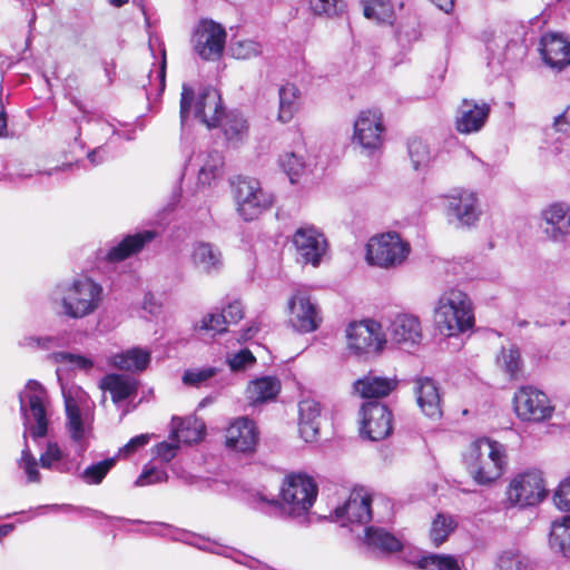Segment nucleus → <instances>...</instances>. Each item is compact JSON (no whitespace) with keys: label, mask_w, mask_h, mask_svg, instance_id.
<instances>
[{"label":"nucleus","mask_w":570,"mask_h":570,"mask_svg":"<svg viewBox=\"0 0 570 570\" xmlns=\"http://www.w3.org/2000/svg\"><path fill=\"white\" fill-rule=\"evenodd\" d=\"M19 406L22 419L23 449L17 461L18 468L27 476L28 483H40L41 473L38 470V461L28 445V436L33 440L45 438L48 434L50 417V400L47 390L36 380H29L19 392Z\"/></svg>","instance_id":"obj_2"},{"label":"nucleus","mask_w":570,"mask_h":570,"mask_svg":"<svg viewBox=\"0 0 570 570\" xmlns=\"http://www.w3.org/2000/svg\"><path fill=\"white\" fill-rule=\"evenodd\" d=\"M225 29L212 21L203 20L193 36L195 52L204 60H215L220 57L225 46Z\"/></svg>","instance_id":"obj_14"},{"label":"nucleus","mask_w":570,"mask_h":570,"mask_svg":"<svg viewBox=\"0 0 570 570\" xmlns=\"http://www.w3.org/2000/svg\"><path fill=\"white\" fill-rule=\"evenodd\" d=\"M534 389L530 385L521 386L514 394L513 405L518 417L525 422H531L534 415L533 403Z\"/></svg>","instance_id":"obj_41"},{"label":"nucleus","mask_w":570,"mask_h":570,"mask_svg":"<svg viewBox=\"0 0 570 570\" xmlns=\"http://www.w3.org/2000/svg\"><path fill=\"white\" fill-rule=\"evenodd\" d=\"M53 357L56 362L69 364L72 368H79L88 372L94 367L92 360L82 355L69 352H59L56 353Z\"/></svg>","instance_id":"obj_51"},{"label":"nucleus","mask_w":570,"mask_h":570,"mask_svg":"<svg viewBox=\"0 0 570 570\" xmlns=\"http://www.w3.org/2000/svg\"><path fill=\"white\" fill-rule=\"evenodd\" d=\"M499 570H530L522 557L512 550L504 551L498 559Z\"/></svg>","instance_id":"obj_54"},{"label":"nucleus","mask_w":570,"mask_h":570,"mask_svg":"<svg viewBox=\"0 0 570 570\" xmlns=\"http://www.w3.org/2000/svg\"><path fill=\"white\" fill-rule=\"evenodd\" d=\"M194 104V115L208 128L218 127L222 116H224V107L219 92L212 88H203L195 97L194 89L187 85H183L180 97V122L184 126Z\"/></svg>","instance_id":"obj_7"},{"label":"nucleus","mask_w":570,"mask_h":570,"mask_svg":"<svg viewBox=\"0 0 570 570\" xmlns=\"http://www.w3.org/2000/svg\"><path fill=\"white\" fill-rule=\"evenodd\" d=\"M293 244L297 250L298 261L313 266L320 265L327 247L324 235L314 226L298 228L293 236Z\"/></svg>","instance_id":"obj_16"},{"label":"nucleus","mask_w":570,"mask_h":570,"mask_svg":"<svg viewBox=\"0 0 570 570\" xmlns=\"http://www.w3.org/2000/svg\"><path fill=\"white\" fill-rule=\"evenodd\" d=\"M409 156L413 168L419 170L428 166L431 153L428 145L420 138H412L407 142Z\"/></svg>","instance_id":"obj_45"},{"label":"nucleus","mask_w":570,"mask_h":570,"mask_svg":"<svg viewBox=\"0 0 570 570\" xmlns=\"http://www.w3.org/2000/svg\"><path fill=\"white\" fill-rule=\"evenodd\" d=\"M228 325L237 324L244 317V305L239 299L229 301L222 309Z\"/></svg>","instance_id":"obj_59"},{"label":"nucleus","mask_w":570,"mask_h":570,"mask_svg":"<svg viewBox=\"0 0 570 570\" xmlns=\"http://www.w3.org/2000/svg\"><path fill=\"white\" fill-rule=\"evenodd\" d=\"M233 184L237 212L245 222L258 218L272 207L273 195L265 191L256 178L239 176Z\"/></svg>","instance_id":"obj_8"},{"label":"nucleus","mask_w":570,"mask_h":570,"mask_svg":"<svg viewBox=\"0 0 570 570\" xmlns=\"http://www.w3.org/2000/svg\"><path fill=\"white\" fill-rule=\"evenodd\" d=\"M170 425V438L177 443H196L200 441L205 434L204 422L195 416H173Z\"/></svg>","instance_id":"obj_29"},{"label":"nucleus","mask_w":570,"mask_h":570,"mask_svg":"<svg viewBox=\"0 0 570 570\" xmlns=\"http://www.w3.org/2000/svg\"><path fill=\"white\" fill-rule=\"evenodd\" d=\"M58 313L71 320H81L94 314L104 298L102 286L90 277L82 276L55 285L49 295Z\"/></svg>","instance_id":"obj_4"},{"label":"nucleus","mask_w":570,"mask_h":570,"mask_svg":"<svg viewBox=\"0 0 570 570\" xmlns=\"http://www.w3.org/2000/svg\"><path fill=\"white\" fill-rule=\"evenodd\" d=\"M382 114L376 110L362 111L354 122L353 141L368 155L380 149L384 139Z\"/></svg>","instance_id":"obj_12"},{"label":"nucleus","mask_w":570,"mask_h":570,"mask_svg":"<svg viewBox=\"0 0 570 570\" xmlns=\"http://www.w3.org/2000/svg\"><path fill=\"white\" fill-rule=\"evenodd\" d=\"M553 502L559 510L570 512V475L560 482L553 494Z\"/></svg>","instance_id":"obj_56"},{"label":"nucleus","mask_w":570,"mask_h":570,"mask_svg":"<svg viewBox=\"0 0 570 570\" xmlns=\"http://www.w3.org/2000/svg\"><path fill=\"white\" fill-rule=\"evenodd\" d=\"M253 353L247 350H240L228 358V365L232 371H240L255 363Z\"/></svg>","instance_id":"obj_60"},{"label":"nucleus","mask_w":570,"mask_h":570,"mask_svg":"<svg viewBox=\"0 0 570 570\" xmlns=\"http://www.w3.org/2000/svg\"><path fill=\"white\" fill-rule=\"evenodd\" d=\"M419 566L424 570H461L458 558L451 554L424 556L420 559Z\"/></svg>","instance_id":"obj_44"},{"label":"nucleus","mask_w":570,"mask_h":570,"mask_svg":"<svg viewBox=\"0 0 570 570\" xmlns=\"http://www.w3.org/2000/svg\"><path fill=\"white\" fill-rule=\"evenodd\" d=\"M491 107L485 101L463 99L455 115V129L460 134L479 132L485 125Z\"/></svg>","instance_id":"obj_18"},{"label":"nucleus","mask_w":570,"mask_h":570,"mask_svg":"<svg viewBox=\"0 0 570 570\" xmlns=\"http://www.w3.org/2000/svg\"><path fill=\"white\" fill-rule=\"evenodd\" d=\"M537 433L540 431L539 423L547 419H550L554 412V406L551 404L547 394L542 391L537 390Z\"/></svg>","instance_id":"obj_55"},{"label":"nucleus","mask_w":570,"mask_h":570,"mask_svg":"<svg viewBox=\"0 0 570 570\" xmlns=\"http://www.w3.org/2000/svg\"><path fill=\"white\" fill-rule=\"evenodd\" d=\"M489 52V66L498 63L504 66L508 62L521 61L528 53V47L523 41L510 40L502 36H495L487 43Z\"/></svg>","instance_id":"obj_20"},{"label":"nucleus","mask_w":570,"mask_h":570,"mask_svg":"<svg viewBox=\"0 0 570 570\" xmlns=\"http://www.w3.org/2000/svg\"><path fill=\"white\" fill-rule=\"evenodd\" d=\"M298 89L293 83L283 85L278 90L279 96V111L278 119L282 122H288L296 109H297V99H298Z\"/></svg>","instance_id":"obj_40"},{"label":"nucleus","mask_w":570,"mask_h":570,"mask_svg":"<svg viewBox=\"0 0 570 570\" xmlns=\"http://www.w3.org/2000/svg\"><path fill=\"white\" fill-rule=\"evenodd\" d=\"M190 259L198 271L207 275H216L224 267L220 249L206 242H198L193 245Z\"/></svg>","instance_id":"obj_25"},{"label":"nucleus","mask_w":570,"mask_h":570,"mask_svg":"<svg viewBox=\"0 0 570 570\" xmlns=\"http://www.w3.org/2000/svg\"><path fill=\"white\" fill-rule=\"evenodd\" d=\"M456 528V522L453 517L438 513L434 518L431 530H430V539L435 547H440L443 542H445L449 535Z\"/></svg>","instance_id":"obj_42"},{"label":"nucleus","mask_w":570,"mask_h":570,"mask_svg":"<svg viewBox=\"0 0 570 570\" xmlns=\"http://www.w3.org/2000/svg\"><path fill=\"white\" fill-rule=\"evenodd\" d=\"M410 254V245L395 232L372 237L366 245V261L383 268L401 265Z\"/></svg>","instance_id":"obj_9"},{"label":"nucleus","mask_w":570,"mask_h":570,"mask_svg":"<svg viewBox=\"0 0 570 570\" xmlns=\"http://www.w3.org/2000/svg\"><path fill=\"white\" fill-rule=\"evenodd\" d=\"M361 433L371 441L387 438L393 430L392 412L377 401H370L361 409Z\"/></svg>","instance_id":"obj_13"},{"label":"nucleus","mask_w":570,"mask_h":570,"mask_svg":"<svg viewBox=\"0 0 570 570\" xmlns=\"http://www.w3.org/2000/svg\"><path fill=\"white\" fill-rule=\"evenodd\" d=\"M175 532H176V534L173 535V540L185 542V543L196 547L203 551H210V552L218 553V554L222 553L220 551H218L216 549H212L207 544H205V539L202 537H198L196 534L189 533L184 530H176Z\"/></svg>","instance_id":"obj_57"},{"label":"nucleus","mask_w":570,"mask_h":570,"mask_svg":"<svg viewBox=\"0 0 570 570\" xmlns=\"http://www.w3.org/2000/svg\"><path fill=\"white\" fill-rule=\"evenodd\" d=\"M227 322L223 313H212L203 317L199 328L205 331H213L216 333H223L226 331Z\"/></svg>","instance_id":"obj_58"},{"label":"nucleus","mask_w":570,"mask_h":570,"mask_svg":"<svg viewBox=\"0 0 570 570\" xmlns=\"http://www.w3.org/2000/svg\"><path fill=\"white\" fill-rule=\"evenodd\" d=\"M178 443L174 442H160L154 448L155 456L160 461L168 463L170 462L177 454Z\"/></svg>","instance_id":"obj_62"},{"label":"nucleus","mask_w":570,"mask_h":570,"mask_svg":"<svg viewBox=\"0 0 570 570\" xmlns=\"http://www.w3.org/2000/svg\"><path fill=\"white\" fill-rule=\"evenodd\" d=\"M566 298L562 296H553L552 299H542L540 302V322L537 324L542 326L563 325L566 323Z\"/></svg>","instance_id":"obj_35"},{"label":"nucleus","mask_w":570,"mask_h":570,"mask_svg":"<svg viewBox=\"0 0 570 570\" xmlns=\"http://www.w3.org/2000/svg\"><path fill=\"white\" fill-rule=\"evenodd\" d=\"M540 53L544 63L553 70L561 71L570 66V41L560 32L541 36Z\"/></svg>","instance_id":"obj_19"},{"label":"nucleus","mask_w":570,"mask_h":570,"mask_svg":"<svg viewBox=\"0 0 570 570\" xmlns=\"http://www.w3.org/2000/svg\"><path fill=\"white\" fill-rule=\"evenodd\" d=\"M317 484L305 473H289L282 483L279 499L257 492L253 495L254 508L272 517L309 523L308 513L317 497Z\"/></svg>","instance_id":"obj_3"},{"label":"nucleus","mask_w":570,"mask_h":570,"mask_svg":"<svg viewBox=\"0 0 570 570\" xmlns=\"http://www.w3.org/2000/svg\"><path fill=\"white\" fill-rule=\"evenodd\" d=\"M347 348L356 356H370L379 353L385 340L381 326L375 321L351 323L346 328Z\"/></svg>","instance_id":"obj_11"},{"label":"nucleus","mask_w":570,"mask_h":570,"mask_svg":"<svg viewBox=\"0 0 570 570\" xmlns=\"http://www.w3.org/2000/svg\"><path fill=\"white\" fill-rule=\"evenodd\" d=\"M365 542L368 547L387 553L397 552L403 548L400 539L382 528H367L365 531Z\"/></svg>","instance_id":"obj_37"},{"label":"nucleus","mask_w":570,"mask_h":570,"mask_svg":"<svg viewBox=\"0 0 570 570\" xmlns=\"http://www.w3.org/2000/svg\"><path fill=\"white\" fill-rule=\"evenodd\" d=\"M288 322L299 333H311L318 328L322 318L317 305L305 292H296L288 301Z\"/></svg>","instance_id":"obj_15"},{"label":"nucleus","mask_w":570,"mask_h":570,"mask_svg":"<svg viewBox=\"0 0 570 570\" xmlns=\"http://www.w3.org/2000/svg\"><path fill=\"white\" fill-rule=\"evenodd\" d=\"M552 128L556 132L562 135L570 134V105L553 118Z\"/></svg>","instance_id":"obj_63"},{"label":"nucleus","mask_w":570,"mask_h":570,"mask_svg":"<svg viewBox=\"0 0 570 570\" xmlns=\"http://www.w3.org/2000/svg\"><path fill=\"white\" fill-rule=\"evenodd\" d=\"M63 338L57 335L40 336V350H50L62 346Z\"/></svg>","instance_id":"obj_64"},{"label":"nucleus","mask_w":570,"mask_h":570,"mask_svg":"<svg viewBox=\"0 0 570 570\" xmlns=\"http://www.w3.org/2000/svg\"><path fill=\"white\" fill-rule=\"evenodd\" d=\"M279 166L284 173L289 177L292 183H295V177L299 176L304 169L303 159L295 153H285L279 157Z\"/></svg>","instance_id":"obj_49"},{"label":"nucleus","mask_w":570,"mask_h":570,"mask_svg":"<svg viewBox=\"0 0 570 570\" xmlns=\"http://www.w3.org/2000/svg\"><path fill=\"white\" fill-rule=\"evenodd\" d=\"M258 432L254 421L248 417L236 419L226 431V445L238 452L254 451Z\"/></svg>","instance_id":"obj_21"},{"label":"nucleus","mask_w":570,"mask_h":570,"mask_svg":"<svg viewBox=\"0 0 570 570\" xmlns=\"http://www.w3.org/2000/svg\"><path fill=\"white\" fill-rule=\"evenodd\" d=\"M508 499L512 504L531 507L534 504V473L530 470L518 473L510 482Z\"/></svg>","instance_id":"obj_30"},{"label":"nucleus","mask_w":570,"mask_h":570,"mask_svg":"<svg viewBox=\"0 0 570 570\" xmlns=\"http://www.w3.org/2000/svg\"><path fill=\"white\" fill-rule=\"evenodd\" d=\"M389 333L400 350L410 352L422 342L423 334L419 317L412 314H399L391 322Z\"/></svg>","instance_id":"obj_17"},{"label":"nucleus","mask_w":570,"mask_h":570,"mask_svg":"<svg viewBox=\"0 0 570 570\" xmlns=\"http://www.w3.org/2000/svg\"><path fill=\"white\" fill-rule=\"evenodd\" d=\"M230 52L236 59H249L262 53V46L250 39L238 40L230 45Z\"/></svg>","instance_id":"obj_48"},{"label":"nucleus","mask_w":570,"mask_h":570,"mask_svg":"<svg viewBox=\"0 0 570 570\" xmlns=\"http://www.w3.org/2000/svg\"><path fill=\"white\" fill-rule=\"evenodd\" d=\"M281 391V381L275 376H262L252 381L247 387V399L252 404H261L276 399Z\"/></svg>","instance_id":"obj_32"},{"label":"nucleus","mask_w":570,"mask_h":570,"mask_svg":"<svg viewBox=\"0 0 570 570\" xmlns=\"http://www.w3.org/2000/svg\"><path fill=\"white\" fill-rule=\"evenodd\" d=\"M337 519H345L350 523L365 524L372 519L371 497L363 490L351 492L344 505L335 509Z\"/></svg>","instance_id":"obj_22"},{"label":"nucleus","mask_w":570,"mask_h":570,"mask_svg":"<svg viewBox=\"0 0 570 570\" xmlns=\"http://www.w3.org/2000/svg\"><path fill=\"white\" fill-rule=\"evenodd\" d=\"M100 387L110 392L115 403H119L136 392V386L129 377L119 374H108L100 383Z\"/></svg>","instance_id":"obj_36"},{"label":"nucleus","mask_w":570,"mask_h":570,"mask_svg":"<svg viewBox=\"0 0 570 570\" xmlns=\"http://www.w3.org/2000/svg\"><path fill=\"white\" fill-rule=\"evenodd\" d=\"M117 456L108 458L102 461L96 462L87 466L82 471L75 472L78 478L88 485L100 484L110 470L116 465Z\"/></svg>","instance_id":"obj_39"},{"label":"nucleus","mask_w":570,"mask_h":570,"mask_svg":"<svg viewBox=\"0 0 570 570\" xmlns=\"http://www.w3.org/2000/svg\"><path fill=\"white\" fill-rule=\"evenodd\" d=\"M217 373L216 367H204L199 370H187L183 375V382L186 385L199 386L204 382L214 377Z\"/></svg>","instance_id":"obj_53"},{"label":"nucleus","mask_w":570,"mask_h":570,"mask_svg":"<svg viewBox=\"0 0 570 570\" xmlns=\"http://www.w3.org/2000/svg\"><path fill=\"white\" fill-rule=\"evenodd\" d=\"M549 546L554 552L570 558V515L561 517L551 522Z\"/></svg>","instance_id":"obj_33"},{"label":"nucleus","mask_w":570,"mask_h":570,"mask_svg":"<svg viewBox=\"0 0 570 570\" xmlns=\"http://www.w3.org/2000/svg\"><path fill=\"white\" fill-rule=\"evenodd\" d=\"M168 480V474L164 469L146 465L140 475L135 481V487H147L163 483Z\"/></svg>","instance_id":"obj_50"},{"label":"nucleus","mask_w":570,"mask_h":570,"mask_svg":"<svg viewBox=\"0 0 570 570\" xmlns=\"http://www.w3.org/2000/svg\"><path fill=\"white\" fill-rule=\"evenodd\" d=\"M309 9L314 14L325 17H336L346 9L344 0H307Z\"/></svg>","instance_id":"obj_47"},{"label":"nucleus","mask_w":570,"mask_h":570,"mask_svg":"<svg viewBox=\"0 0 570 570\" xmlns=\"http://www.w3.org/2000/svg\"><path fill=\"white\" fill-rule=\"evenodd\" d=\"M65 430L71 450L57 442H48L40 454V466L58 473H75L81 468V458L94 438V411L87 404H78L72 397L65 399Z\"/></svg>","instance_id":"obj_1"},{"label":"nucleus","mask_w":570,"mask_h":570,"mask_svg":"<svg viewBox=\"0 0 570 570\" xmlns=\"http://www.w3.org/2000/svg\"><path fill=\"white\" fill-rule=\"evenodd\" d=\"M299 433L306 442L316 440L320 431L321 404L311 399L302 400L298 403Z\"/></svg>","instance_id":"obj_28"},{"label":"nucleus","mask_w":570,"mask_h":570,"mask_svg":"<svg viewBox=\"0 0 570 570\" xmlns=\"http://www.w3.org/2000/svg\"><path fill=\"white\" fill-rule=\"evenodd\" d=\"M434 323L446 336H458L474 325V313L469 295L456 288L442 293L434 308Z\"/></svg>","instance_id":"obj_5"},{"label":"nucleus","mask_w":570,"mask_h":570,"mask_svg":"<svg viewBox=\"0 0 570 570\" xmlns=\"http://www.w3.org/2000/svg\"><path fill=\"white\" fill-rule=\"evenodd\" d=\"M198 166V183L210 185L213 180L222 175L224 158L217 150L200 151L194 159H189L187 168L193 165Z\"/></svg>","instance_id":"obj_27"},{"label":"nucleus","mask_w":570,"mask_h":570,"mask_svg":"<svg viewBox=\"0 0 570 570\" xmlns=\"http://www.w3.org/2000/svg\"><path fill=\"white\" fill-rule=\"evenodd\" d=\"M150 90L156 91V96H160L166 87V53L163 51V57L159 66L155 71L148 75Z\"/></svg>","instance_id":"obj_52"},{"label":"nucleus","mask_w":570,"mask_h":570,"mask_svg":"<svg viewBox=\"0 0 570 570\" xmlns=\"http://www.w3.org/2000/svg\"><path fill=\"white\" fill-rule=\"evenodd\" d=\"M415 394L422 412L431 419L442 416L441 394L436 382L431 377L415 380Z\"/></svg>","instance_id":"obj_23"},{"label":"nucleus","mask_w":570,"mask_h":570,"mask_svg":"<svg viewBox=\"0 0 570 570\" xmlns=\"http://www.w3.org/2000/svg\"><path fill=\"white\" fill-rule=\"evenodd\" d=\"M218 126L223 127L226 139L234 142L242 141L246 137L248 130L246 119L242 114L236 111H232L225 115V117L222 116Z\"/></svg>","instance_id":"obj_38"},{"label":"nucleus","mask_w":570,"mask_h":570,"mask_svg":"<svg viewBox=\"0 0 570 570\" xmlns=\"http://www.w3.org/2000/svg\"><path fill=\"white\" fill-rule=\"evenodd\" d=\"M363 11L367 19L391 23L394 17L390 0H363Z\"/></svg>","instance_id":"obj_43"},{"label":"nucleus","mask_w":570,"mask_h":570,"mask_svg":"<svg viewBox=\"0 0 570 570\" xmlns=\"http://www.w3.org/2000/svg\"><path fill=\"white\" fill-rule=\"evenodd\" d=\"M497 363L511 379H514L521 368L520 351L514 346L503 347L497 357Z\"/></svg>","instance_id":"obj_46"},{"label":"nucleus","mask_w":570,"mask_h":570,"mask_svg":"<svg viewBox=\"0 0 570 570\" xmlns=\"http://www.w3.org/2000/svg\"><path fill=\"white\" fill-rule=\"evenodd\" d=\"M445 215L458 228H470L479 220L481 210L476 194L466 189H454L445 196Z\"/></svg>","instance_id":"obj_10"},{"label":"nucleus","mask_w":570,"mask_h":570,"mask_svg":"<svg viewBox=\"0 0 570 570\" xmlns=\"http://www.w3.org/2000/svg\"><path fill=\"white\" fill-rule=\"evenodd\" d=\"M542 218L550 226L546 233L554 242H564L570 236V206L563 203L550 205L542 212Z\"/></svg>","instance_id":"obj_24"},{"label":"nucleus","mask_w":570,"mask_h":570,"mask_svg":"<svg viewBox=\"0 0 570 570\" xmlns=\"http://www.w3.org/2000/svg\"><path fill=\"white\" fill-rule=\"evenodd\" d=\"M464 463L469 474L478 484H491L504 472L505 448L488 438L478 439L471 443L468 453L464 454Z\"/></svg>","instance_id":"obj_6"},{"label":"nucleus","mask_w":570,"mask_h":570,"mask_svg":"<svg viewBox=\"0 0 570 570\" xmlns=\"http://www.w3.org/2000/svg\"><path fill=\"white\" fill-rule=\"evenodd\" d=\"M396 386L395 380L368 374L354 383V390L364 399L389 395Z\"/></svg>","instance_id":"obj_31"},{"label":"nucleus","mask_w":570,"mask_h":570,"mask_svg":"<svg viewBox=\"0 0 570 570\" xmlns=\"http://www.w3.org/2000/svg\"><path fill=\"white\" fill-rule=\"evenodd\" d=\"M150 362V353L140 347H132L111 357V364L124 371H144Z\"/></svg>","instance_id":"obj_34"},{"label":"nucleus","mask_w":570,"mask_h":570,"mask_svg":"<svg viewBox=\"0 0 570 570\" xmlns=\"http://www.w3.org/2000/svg\"><path fill=\"white\" fill-rule=\"evenodd\" d=\"M157 235L158 233L155 230H142L134 235H127L122 240L109 249L107 258L110 262L124 261L140 252L145 245L154 240Z\"/></svg>","instance_id":"obj_26"},{"label":"nucleus","mask_w":570,"mask_h":570,"mask_svg":"<svg viewBox=\"0 0 570 570\" xmlns=\"http://www.w3.org/2000/svg\"><path fill=\"white\" fill-rule=\"evenodd\" d=\"M150 440L149 434H139L134 438H131L122 448L119 449L117 453V459L119 456L127 458L135 453L138 449L144 448L148 444Z\"/></svg>","instance_id":"obj_61"}]
</instances>
